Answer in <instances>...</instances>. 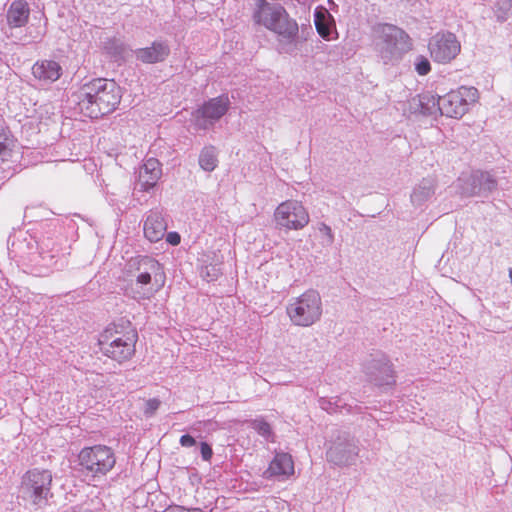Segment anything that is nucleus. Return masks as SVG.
<instances>
[{
  "label": "nucleus",
  "mask_w": 512,
  "mask_h": 512,
  "mask_svg": "<svg viewBox=\"0 0 512 512\" xmlns=\"http://www.w3.org/2000/svg\"><path fill=\"white\" fill-rule=\"evenodd\" d=\"M121 98V88L114 80L96 78L81 86L78 107L84 116L98 119L115 111Z\"/></svg>",
  "instance_id": "f257e3e1"
},
{
  "label": "nucleus",
  "mask_w": 512,
  "mask_h": 512,
  "mask_svg": "<svg viewBox=\"0 0 512 512\" xmlns=\"http://www.w3.org/2000/svg\"><path fill=\"white\" fill-rule=\"evenodd\" d=\"M137 341V330L130 322L111 323L99 335L98 345L104 356L122 364L135 355Z\"/></svg>",
  "instance_id": "f03ea898"
},
{
  "label": "nucleus",
  "mask_w": 512,
  "mask_h": 512,
  "mask_svg": "<svg viewBox=\"0 0 512 512\" xmlns=\"http://www.w3.org/2000/svg\"><path fill=\"white\" fill-rule=\"evenodd\" d=\"M135 266L134 280L131 290L137 299H150L159 292L165 284L163 266L154 258L140 257L133 261Z\"/></svg>",
  "instance_id": "7ed1b4c3"
},
{
  "label": "nucleus",
  "mask_w": 512,
  "mask_h": 512,
  "mask_svg": "<svg viewBox=\"0 0 512 512\" xmlns=\"http://www.w3.org/2000/svg\"><path fill=\"white\" fill-rule=\"evenodd\" d=\"M253 20L283 38L293 39L298 34V24L289 17L285 8L267 0H256Z\"/></svg>",
  "instance_id": "20e7f679"
},
{
  "label": "nucleus",
  "mask_w": 512,
  "mask_h": 512,
  "mask_svg": "<svg viewBox=\"0 0 512 512\" xmlns=\"http://www.w3.org/2000/svg\"><path fill=\"white\" fill-rule=\"evenodd\" d=\"M78 463L85 475L92 479H100L113 470L116 464V455L111 447L96 444L80 450Z\"/></svg>",
  "instance_id": "39448f33"
},
{
  "label": "nucleus",
  "mask_w": 512,
  "mask_h": 512,
  "mask_svg": "<svg viewBox=\"0 0 512 512\" xmlns=\"http://www.w3.org/2000/svg\"><path fill=\"white\" fill-rule=\"evenodd\" d=\"M286 313L291 323L299 327H309L320 320L322 315V300L315 290H307L292 298Z\"/></svg>",
  "instance_id": "423d86ee"
},
{
  "label": "nucleus",
  "mask_w": 512,
  "mask_h": 512,
  "mask_svg": "<svg viewBox=\"0 0 512 512\" xmlns=\"http://www.w3.org/2000/svg\"><path fill=\"white\" fill-rule=\"evenodd\" d=\"M52 485V473L48 469L33 468L25 472L21 481L24 498L33 505L47 501Z\"/></svg>",
  "instance_id": "0eeeda50"
},
{
  "label": "nucleus",
  "mask_w": 512,
  "mask_h": 512,
  "mask_svg": "<svg viewBox=\"0 0 512 512\" xmlns=\"http://www.w3.org/2000/svg\"><path fill=\"white\" fill-rule=\"evenodd\" d=\"M273 219L279 230L298 231L309 224L310 216L302 202L289 199L276 207Z\"/></svg>",
  "instance_id": "6e6552de"
},
{
  "label": "nucleus",
  "mask_w": 512,
  "mask_h": 512,
  "mask_svg": "<svg viewBox=\"0 0 512 512\" xmlns=\"http://www.w3.org/2000/svg\"><path fill=\"white\" fill-rule=\"evenodd\" d=\"M479 100V91L475 87L461 86L439 99L438 106L442 115L450 118H461L467 113L469 106Z\"/></svg>",
  "instance_id": "1a4fd4ad"
},
{
  "label": "nucleus",
  "mask_w": 512,
  "mask_h": 512,
  "mask_svg": "<svg viewBox=\"0 0 512 512\" xmlns=\"http://www.w3.org/2000/svg\"><path fill=\"white\" fill-rule=\"evenodd\" d=\"M382 49L390 55H401L411 49L412 43L409 35L401 28L392 24H379L375 28Z\"/></svg>",
  "instance_id": "9d476101"
},
{
  "label": "nucleus",
  "mask_w": 512,
  "mask_h": 512,
  "mask_svg": "<svg viewBox=\"0 0 512 512\" xmlns=\"http://www.w3.org/2000/svg\"><path fill=\"white\" fill-rule=\"evenodd\" d=\"M428 48L430 56L435 62L446 64L459 55L461 43L451 32L437 33L431 38Z\"/></svg>",
  "instance_id": "9b49d317"
},
{
  "label": "nucleus",
  "mask_w": 512,
  "mask_h": 512,
  "mask_svg": "<svg viewBox=\"0 0 512 512\" xmlns=\"http://www.w3.org/2000/svg\"><path fill=\"white\" fill-rule=\"evenodd\" d=\"M229 105L230 100L227 95L210 99L196 111V125L199 128L205 129L208 124H212L225 115L228 111Z\"/></svg>",
  "instance_id": "f8f14e48"
},
{
  "label": "nucleus",
  "mask_w": 512,
  "mask_h": 512,
  "mask_svg": "<svg viewBox=\"0 0 512 512\" xmlns=\"http://www.w3.org/2000/svg\"><path fill=\"white\" fill-rule=\"evenodd\" d=\"M162 175L160 162L155 158L147 159L139 171V184L142 190L153 188Z\"/></svg>",
  "instance_id": "ddd939ff"
},
{
  "label": "nucleus",
  "mask_w": 512,
  "mask_h": 512,
  "mask_svg": "<svg viewBox=\"0 0 512 512\" xmlns=\"http://www.w3.org/2000/svg\"><path fill=\"white\" fill-rule=\"evenodd\" d=\"M32 74L40 81L55 82L62 75V67L53 60H41L33 65Z\"/></svg>",
  "instance_id": "4468645a"
},
{
  "label": "nucleus",
  "mask_w": 512,
  "mask_h": 512,
  "mask_svg": "<svg viewBox=\"0 0 512 512\" xmlns=\"http://www.w3.org/2000/svg\"><path fill=\"white\" fill-rule=\"evenodd\" d=\"M144 235L150 242H158L165 236L167 224L158 213L150 214L144 222Z\"/></svg>",
  "instance_id": "2eb2a0df"
},
{
  "label": "nucleus",
  "mask_w": 512,
  "mask_h": 512,
  "mask_svg": "<svg viewBox=\"0 0 512 512\" xmlns=\"http://www.w3.org/2000/svg\"><path fill=\"white\" fill-rule=\"evenodd\" d=\"M169 47L163 43L154 42L150 47L136 50L138 60L143 63L153 64L164 61L169 55Z\"/></svg>",
  "instance_id": "dca6fc26"
},
{
  "label": "nucleus",
  "mask_w": 512,
  "mask_h": 512,
  "mask_svg": "<svg viewBox=\"0 0 512 512\" xmlns=\"http://www.w3.org/2000/svg\"><path fill=\"white\" fill-rule=\"evenodd\" d=\"M30 10L24 0H15L7 11V22L10 27L18 28L24 26L29 19Z\"/></svg>",
  "instance_id": "f3484780"
},
{
  "label": "nucleus",
  "mask_w": 512,
  "mask_h": 512,
  "mask_svg": "<svg viewBox=\"0 0 512 512\" xmlns=\"http://www.w3.org/2000/svg\"><path fill=\"white\" fill-rule=\"evenodd\" d=\"M267 472L272 476L289 477L294 473V462L288 453H278L269 464Z\"/></svg>",
  "instance_id": "a211bd4d"
},
{
  "label": "nucleus",
  "mask_w": 512,
  "mask_h": 512,
  "mask_svg": "<svg viewBox=\"0 0 512 512\" xmlns=\"http://www.w3.org/2000/svg\"><path fill=\"white\" fill-rule=\"evenodd\" d=\"M15 145V139L11 132L6 129L0 130V158L7 160Z\"/></svg>",
  "instance_id": "6ab92c4d"
},
{
  "label": "nucleus",
  "mask_w": 512,
  "mask_h": 512,
  "mask_svg": "<svg viewBox=\"0 0 512 512\" xmlns=\"http://www.w3.org/2000/svg\"><path fill=\"white\" fill-rule=\"evenodd\" d=\"M217 157L213 147L204 148L199 156V164L205 171H213L217 166Z\"/></svg>",
  "instance_id": "aec40b11"
},
{
  "label": "nucleus",
  "mask_w": 512,
  "mask_h": 512,
  "mask_svg": "<svg viewBox=\"0 0 512 512\" xmlns=\"http://www.w3.org/2000/svg\"><path fill=\"white\" fill-rule=\"evenodd\" d=\"M315 26L318 34L323 38H328L330 35V29L326 22V16L324 12H316L315 14Z\"/></svg>",
  "instance_id": "412c9836"
},
{
  "label": "nucleus",
  "mask_w": 512,
  "mask_h": 512,
  "mask_svg": "<svg viewBox=\"0 0 512 512\" xmlns=\"http://www.w3.org/2000/svg\"><path fill=\"white\" fill-rule=\"evenodd\" d=\"M161 401L157 398H151L145 401L143 413L146 417H152L159 409Z\"/></svg>",
  "instance_id": "4be33fe9"
},
{
  "label": "nucleus",
  "mask_w": 512,
  "mask_h": 512,
  "mask_svg": "<svg viewBox=\"0 0 512 512\" xmlns=\"http://www.w3.org/2000/svg\"><path fill=\"white\" fill-rule=\"evenodd\" d=\"M415 69L419 75H427L431 71L430 62L424 56H419L415 63Z\"/></svg>",
  "instance_id": "5701e85b"
},
{
  "label": "nucleus",
  "mask_w": 512,
  "mask_h": 512,
  "mask_svg": "<svg viewBox=\"0 0 512 512\" xmlns=\"http://www.w3.org/2000/svg\"><path fill=\"white\" fill-rule=\"evenodd\" d=\"M320 235L325 239V241L327 243H332L333 242V233H332V230L331 228L326 225L325 223H320L317 227Z\"/></svg>",
  "instance_id": "b1692460"
},
{
  "label": "nucleus",
  "mask_w": 512,
  "mask_h": 512,
  "mask_svg": "<svg viewBox=\"0 0 512 512\" xmlns=\"http://www.w3.org/2000/svg\"><path fill=\"white\" fill-rule=\"evenodd\" d=\"M163 512H204L201 508H186L181 505H170Z\"/></svg>",
  "instance_id": "393cba45"
},
{
  "label": "nucleus",
  "mask_w": 512,
  "mask_h": 512,
  "mask_svg": "<svg viewBox=\"0 0 512 512\" xmlns=\"http://www.w3.org/2000/svg\"><path fill=\"white\" fill-rule=\"evenodd\" d=\"M200 450L203 460L210 461L213 456V450L211 446L206 442H201Z\"/></svg>",
  "instance_id": "a878e982"
},
{
  "label": "nucleus",
  "mask_w": 512,
  "mask_h": 512,
  "mask_svg": "<svg viewBox=\"0 0 512 512\" xmlns=\"http://www.w3.org/2000/svg\"><path fill=\"white\" fill-rule=\"evenodd\" d=\"M255 428L259 433L263 435H269L271 433V427L267 422L257 421L255 422Z\"/></svg>",
  "instance_id": "bb28decb"
},
{
  "label": "nucleus",
  "mask_w": 512,
  "mask_h": 512,
  "mask_svg": "<svg viewBox=\"0 0 512 512\" xmlns=\"http://www.w3.org/2000/svg\"><path fill=\"white\" fill-rule=\"evenodd\" d=\"M195 443H196L195 439L189 434L182 435L180 438V444L183 447H191V446H194Z\"/></svg>",
  "instance_id": "cd10ccee"
},
{
  "label": "nucleus",
  "mask_w": 512,
  "mask_h": 512,
  "mask_svg": "<svg viewBox=\"0 0 512 512\" xmlns=\"http://www.w3.org/2000/svg\"><path fill=\"white\" fill-rule=\"evenodd\" d=\"M166 240L171 245H178L181 241L180 235L177 232H170L166 235Z\"/></svg>",
  "instance_id": "c85d7f7f"
},
{
  "label": "nucleus",
  "mask_w": 512,
  "mask_h": 512,
  "mask_svg": "<svg viewBox=\"0 0 512 512\" xmlns=\"http://www.w3.org/2000/svg\"><path fill=\"white\" fill-rule=\"evenodd\" d=\"M509 277H510V280H511V283H512V269L509 271Z\"/></svg>",
  "instance_id": "c756f323"
}]
</instances>
